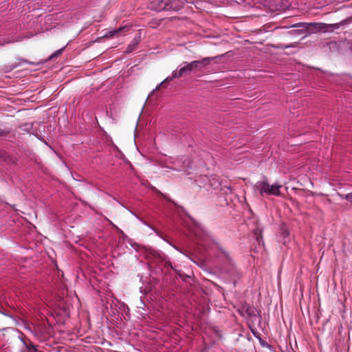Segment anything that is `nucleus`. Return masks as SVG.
Returning <instances> with one entry per match:
<instances>
[{"mask_svg":"<svg viewBox=\"0 0 352 352\" xmlns=\"http://www.w3.org/2000/svg\"><path fill=\"white\" fill-rule=\"evenodd\" d=\"M351 19H347L342 21L338 23L333 24H324V23H296V24H292L290 20H287V29L292 28V30L287 31V35L291 36H301L305 37L308 33L312 31L313 26H318V29L324 30V32H333L336 29H338L340 26L348 23Z\"/></svg>","mask_w":352,"mask_h":352,"instance_id":"1","label":"nucleus"},{"mask_svg":"<svg viewBox=\"0 0 352 352\" xmlns=\"http://www.w3.org/2000/svg\"><path fill=\"white\" fill-rule=\"evenodd\" d=\"M214 59L212 57H206L201 60H193L190 63L184 62V66L182 67L179 71H174L170 76H168L164 80H163L160 85H158L153 91L160 90V89L164 87V85L166 82H170L174 78H180L184 75L190 74V73H196L202 70V69L208 66L211 61Z\"/></svg>","mask_w":352,"mask_h":352,"instance_id":"2","label":"nucleus"},{"mask_svg":"<svg viewBox=\"0 0 352 352\" xmlns=\"http://www.w3.org/2000/svg\"><path fill=\"white\" fill-rule=\"evenodd\" d=\"M151 4L152 8L156 10L157 11L167 10L168 6L166 0H153L151 2Z\"/></svg>","mask_w":352,"mask_h":352,"instance_id":"3","label":"nucleus"},{"mask_svg":"<svg viewBox=\"0 0 352 352\" xmlns=\"http://www.w3.org/2000/svg\"><path fill=\"white\" fill-rule=\"evenodd\" d=\"M166 2L168 4L167 10L177 11L183 7V2L180 0H166Z\"/></svg>","mask_w":352,"mask_h":352,"instance_id":"4","label":"nucleus"},{"mask_svg":"<svg viewBox=\"0 0 352 352\" xmlns=\"http://www.w3.org/2000/svg\"><path fill=\"white\" fill-rule=\"evenodd\" d=\"M256 188L259 190L261 195L264 193L269 195L270 185L265 182H258L256 184Z\"/></svg>","mask_w":352,"mask_h":352,"instance_id":"5","label":"nucleus"},{"mask_svg":"<svg viewBox=\"0 0 352 352\" xmlns=\"http://www.w3.org/2000/svg\"><path fill=\"white\" fill-rule=\"evenodd\" d=\"M126 30H128L126 27H121L117 30L109 31L107 33H106L104 36L107 38H111L115 36H118L121 32H124Z\"/></svg>","mask_w":352,"mask_h":352,"instance_id":"6","label":"nucleus"},{"mask_svg":"<svg viewBox=\"0 0 352 352\" xmlns=\"http://www.w3.org/2000/svg\"><path fill=\"white\" fill-rule=\"evenodd\" d=\"M140 41V36L137 35L134 37L132 42L129 45L126 52L130 53L135 50Z\"/></svg>","mask_w":352,"mask_h":352,"instance_id":"7","label":"nucleus"},{"mask_svg":"<svg viewBox=\"0 0 352 352\" xmlns=\"http://www.w3.org/2000/svg\"><path fill=\"white\" fill-rule=\"evenodd\" d=\"M280 186L272 185L270 186L269 195H278L280 194Z\"/></svg>","mask_w":352,"mask_h":352,"instance_id":"8","label":"nucleus"},{"mask_svg":"<svg viewBox=\"0 0 352 352\" xmlns=\"http://www.w3.org/2000/svg\"><path fill=\"white\" fill-rule=\"evenodd\" d=\"M343 198L346 199V201L352 203V192L348 194H346Z\"/></svg>","mask_w":352,"mask_h":352,"instance_id":"9","label":"nucleus"},{"mask_svg":"<svg viewBox=\"0 0 352 352\" xmlns=\"http://www.w3.org/2000/svg\"><path fill=\"white\" fill-rule=\"evenodd\" d=\"M276 3L280 5V8H277V10H285L284 6L283 5L282 0H275Z\"/></svg>","mask_w":352,"mask_h":352,"instance_id":"10","label":"nucleus"},{"mask_svg":"<svg viewBox=\"0 0 352 352\" xmlns=\"http://www.w3.org/2000/svg\"><path fill=\"white\" fill-rule=\"evenodd\" d=\"M258 340H259V342L261 344V345L263 347H266V346H268V344L264 341L261 337L258 338Z\"/></svg>","mask_w":352,"mask_h":352,"instance_id":"11","label":"nucleus"},{"mask_svg":"<svg viewBox=\"0 0 352 352\" xmlns=\"http://www.w3.org/2000/svg\"><path fill=\"white\" fill-rule=\"evenodd\" d=\"M251 331L252 333L254 334V336L256 338H260V333L255 329H251Z\"/></svg>","mask_w":352,"mask_h":352,"instance_id":"12","label":"nucleus"},{"mask_svg":"<svg viewBox=\"0 0 352 352\" xmlns=\"http://www.w3.org/2000/svg\"><path fill=\"white\" fill-rule=\"evenodd\" d=\"M28 350L30 352H32V351L36 352L37 351V349L34 345H30V346H28Z\"/></svg>","mask_w":352,"mask_h":352,"instance_id":"13","label":"nucleus"},{"mask_svg":"<svg viewBox=\"0 0 352 352\" xmlns=\"http://www.w3.org/2000/svg\"><path fill=\"white\" fill-rule=\"evenodd\" d=\"M6 133L0 129V136L6 135Z\"/></svg>","mask_w":352,"mask_h":352,"instance_id":"14","label":"nucleus"},{"mask_svg":"<svg viewBox=\"0 0 352 352\" xmlns=\"http://www.w3.org/2000/svg\"><path fill=\"white\" fill-rule=\"evenodd\" d=\"M292 74H287V80L289 79V77L292 76Z\"/></svg>","mask_w":352,"mask_h":352,"instance_id":"15","label":"nucleus"},{"mask_svg":"<svg viewBox=\"0 0 352 352\" xmlns=\"http://www.w3.org/2000/svg\"><path fill=\"white\" fill-rule=\"evenodd\" d=\"M291 47H292V45H287V48Z\"/></svg>","mask_w":352,"mask_h":352,"instance_id":"16","label":"nucleus"},{"mask_svg":"<svg viewBox=\"0 0 352 352\" xmlns=\"http://www.w3.org/2000/svg\"><path fill=\"white\" fill-rule=\"evenodd\" d=\"M287 10L289 9V6H287Z\"/></svg>","mask_w":352,"mask_h":352,"instance_id":"17","label":"nucleus"}]
</instances>
